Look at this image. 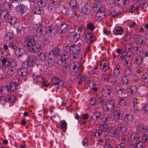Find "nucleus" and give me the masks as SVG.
Masks as SVG:
<instances>
[{
    "mask_svg": "<svg viewBox=\"0 0 148 148\" xmlns=\"http://www.w3.org/2000/svg\"><path fill=\"white\" fill-rule=\"evenodd\" d=\"M2 63V65L3 66H8L10 64L11 62L10 61L7 60L5 58H3L0 62Z\"/></svg>",
    "mask_w": 148,
    "mask_h": 148,
    "instance_id": "8fccbe9b",
    "label": "nucleus"
},
{
    "mask_svg": "<svg viewBox=\"0 0 148 148\" xmlns=\"http://www.w3.org/2000/svg\"><path fill=\"white\" fill-rule=\"evenodd\" d=\"M109 64L106 60H103L100 62V67L103 71H106L109 68Z\"/></svg>",
    "mask_w": 148,
    "mask_h": 148,
    "instance_id": "9d476101",
    "label": "nucleus"
},
{
    "mask_svg": "<svg viewBox=\"0 0 148 148\" xmlns=\"http://www.w3.org/2000/svg\"><path fill=\"white\" fill-rule=\"evenodd\" d=\"M33 13L37 14H40L42 13V10L38 6L35 7L33 10Z\"/></svg>",
    "mask_w": 148,
    "mask_h": 148,
    "instance_id": "a18cd8bd",
    "label": "nucleus"
},
{
    "mask_svg": "<svg viewBox=\"0 0 148 148\" xmlns=\"http://www.w3.org/2000/svg\"><path fill=\"white\" fill-rule=\"evenodd\" d=\"M137 42L139 44L142 45H148V39L145 40L140 37V36H138L136 39Z\"/></svg>",
    "mask_w": 148,
    "mask_h": 148,
    "instance_id": "4be33fe9",
    "label": "nucleus"
},
{
    "mask_svg": "<svg viewBox=\"0 0 148 148\" xmlns=\"http://www.w3.org/2000/svg\"><path fill=\"white\" fill-rule=\"evenodd\" d=\"M139 8L138 5L137 4H134L131 5L130 8L129 10L130 12H133L135 11H137Z\"/></svg>",
    "mask_w": 148,
    "mask_h": 148,
    "instance_id": "ea45409f",
    "label": "nucleus"
},
{
    "mask_svg": "<svg viewBox=\"0 0 148 148\" xmlns=\"http://www.w3.org/2000/svg\"><path fill=\"white\" fill-rule=\"evenodd\" d=\"M18 74L19 76H25L27 74V69L25 68H23L19 69L18 71Z\"/></svg>",
    "mask_w": 148,
    "mask_h": 148,
    "instance_id": "c9c22d12",
    "label": "nucleus"
},
{
    "mask_svg": "<svg viewBox=\"0 0 148 148\" xmlns=\"http://www.w3.org/2000/svg\"><path fill=\"white\" fill-rule=\"evenodd\" d=\"M117 92L119 96H123L126 93V91L124 88H121L117 90Z\"/></svg>",
    "mask_w": 148,
    "mask_h": 148,
    "instance_id": "c03bdc74",
    "label": "nucleus"
},
{
    "mask_svg": "<svg viewBox=\"0 0 148 148\" xmlns=\"http://www.w3.org/2000/svg\"><path fill=\"white\" fill-rule=\"evenodd\" d=\"M47 53L44 52H42L39 53L37 56L38 59L41 61H44L46 58Z\"/></svg>",
    "mask_w": 148,
    "mask_h": 148,
    "instance_id": "5701e85b",
    "label": "nucleus"
},
{
    "mask_svg": "<svg viewBox=\"0 0 148 148\" xmlns=\"http://www.w3.org/2000/svg\"><path fill=\"white\" fill-rule=\"evenodd\" d=\"M123 29L120 27H118L115 29V32H114L115 34L117 35L118 34L121 35L123 32Z\"/></svg>",
    "mask_w": 148,
    "mask_h": 148,
    "instance_id": "de8ad7c7",
    "label": "nucleus"
},
{
    "mask_svg": "<svg viewBox=\"0 0 148 148\" xmlns=\"http://www.w3.org/2000/svg\"><path fill=\"white\" fill-rule=\"evenodd\" d=\"M141 112L145 114H146L148 112V105H146L142 108Z\"/></svg>",
    "mask_w": 148,
    "mask_h": 148,
    "instance_id": "338daca9",
    "label": "nucleus"
},
{
    "mask_svg": "<svg viewBox=\"0 0 148 148\" xmlns=\"http://www.w3.org/2000/svg\"><path fill=\"white\" fill-rule=\"evenodd\" d=\"M12 57L11 55L9 53H7L6 55V58H4L7 60H8L10 62H12L14 60L12 58Z\"/></svg>",
    "mask_w": 148,
    "mask_h": 148,
    "instance_id": "0e129e2a",
    "label": "nucleus"
},
{
    "mask_svg": "<svg viewBox=\"0 0 148 148\" xmlns=\"http://www.w3.org/2000/svg\"><path fill=\"white\" fill-rule=\"evenodd\" d=\"M47 0H39L38 1V3L41 7H45L47 4Z\"/></svg>",
    "mask_w": 148,
    "mask_h": 148,
    "instance_id": "052dcab7",
    "label": "nucleus"
},
{
    "mask_svg": "<svg viewBox=\"0 0 148 148\" xmlns=\"http://www.w3.org/2000/svg\"><path fill=\"white\" fill-rule=\"evenodd\" d=\"M82 13L84 15H86L89 14L91 12V8L89 4H86L83 6L81 9Z\"/></svg>",
    "mask_w": 148,
    "mask_h": 148,
    "instance_id": "dca6fc26",
    "label": "nucleus"
},
{
    "mask_svg": "<svg viewBox=\"0 0 148 148\" xmlns=\"http://www.w3.org/2000/svg\"><path fill=\"white\" fill-rule=\"evenodd\" d=\"M67 25L65 23L61 24L59 27V31L61 34L65 33L66 31Z\"/></svg>",
    "mask_w": 148,
    "mask_h": 148,
    "instance_id": "e433bc0d",
    "label": "nucleus"
},
{
    "mask_svg": "<svg viewBox=\"0 0 148 148\" xmlns=\"http://www.w3.org/2000/svg\"><path fill=\"white\" fill-rule=\"evenodd\" d=\"M119 103L121 106H124L126 105L127 101L126 99L124 97H121L119 99Z\"/></svg>",
    "mask_w": 148,
    "mask_h": 148,
    "instance_id": "6e6d98bb",
    "label": "nucleus"
},
{
    "mask_svg": "<svg viewBox=\"0 0 148 148\" xmlns=\"http://www.w3.org/2000/svg\"><path fill=\"white\" fill-rule=\"evenodd\" d=\"M78 79L79 80L78 82V83L79 84H82L83 82H85V81L87 79V77L85 75H79L78 76Z\"/></svg>",
    "mask_w": 148,
    "mask_h": 148,
    "instance_id": "a878e982",
    "label": "nucleus"
},
{
    "mask_svg": "<svg viewBox=\"0 0 148 148\" xmlns=\"http://www.w3.org/2000/svg\"><path fill=\"white\" fill-rule=\"evenodd\" d=\"M95 40V38L92 33L88 32L85 36V41L88 44L92 43Z\"/></svg>",
    "mask_w": 148,
    "mask_h": 148,
    "instance_id": "1a4fd4ad",
    "label": "nucleus"
},
{
    "mask_svg": "<svg viewBox=\"0 0 148 148\" xmlns=\"http://www.w3.org/2000/svg\"><path fill=\"white\" fill-rule=\"evenodd\" d=\"M135 60L136 63L139 65L142 63L143 61V58L140 56H138L136 57Z\"/></svg>",
    "mask_w": 148,
    "mask_h": 148,
    "instance_id": "603ef678",
    "label": "nucleus"
},
{
    "mask_svg": "<svg viewBox=\"0 0 148 148\" xmlns=\"http://www.w3.org/2000/svg\"><path fill=\"white\" fill-rule=\"evenodd\" d=\"M108 133H110L112 136H115L117 135L118 131L116 127H112L108 128Z\"/></svg>",
    "mask_w": 148,
    "mask_h": 148,
    "instance_id": "aec40b11",
    "label": "nucleus"
},
{
    "mask_svg": "<svg viewBox=\"0 0 148 148\" xmlns=\"http://www.w3.org/2000/svg\"><path fill=\"white\" fill-rule=\"evenodd\" d=\"M70 53H73L72 57L75 60H77L78 58V54L80 50V48L76 46V45H72L70 47Z\"/></svg>",
    "mask_w": 148,
    "mask_h": 148,
    "instance_id": "7ed1b4c3",
    "label": "nucleus"
},
{
    "mask_svg": "<svg viewBox=\"0 0 148 148\" xmlns=\"http://www.w3.org/2000/svg\"><path fill=\"white\" fill-rule=\"evenodd\" d=\"M116 128L119 131L123 132L125 131V125L124 124L121 123H118Z\"/></svg>",
    "mask_w": 148,
    "mask_h": 148,
    "instance_id": "bb28decb",
    "label": "nucleus"
},
{
    "mask_svg": "<svg viewBox=\"0 0 148 148\" xmlns=\"http://www.w3.org/2000/svg\"><path fill=\"white\" fill-rule=\"evenodd\" d=\"M129 2V0H115V4L116 6L121 7L127 4Z\"/></svg>",
    "mask_w": 148,
    "mask_h": 148,
    "instance_id": "6ab92c4d",
    "label": "nucleus"
},
{
    "mask_svg": "<svg viewBox=\"0 0 148 148\" xmlns=\"http://www.w3.org/2000/svg\"><path fill=\"white\" fill-rule=\"evenodd\" d=\"M130 93L132 94H134L136 92L137 90V88L135 86H132L130 87Z\"/></svg>",
    "mask_w": 148,
    "mask_h": 148,
    "instance_id": "680f3d73",
    "label": "nucleus"
},
{
    "mask_svg": "<svg viewBox=\"0 0 148 148\" xmlns=\"http://www.w3.org/2000/svg\"><path fill=\"white\" fill-rule=\"evenodd\" d=\"M17 85V82L16 81L12 82H11L10 83V88L11 89L12 88H14L16 87Z\"/></svg>",
    "mask_w": 148,
    "mask_h": 148,
    "instance_id": "e2e57ef3",
    "label": "nucleus"
},
{
    "mask_svg": "<svg viewBox=\"0 0 148 148\" xmlns=\"http://www.w3.org/2000/svg\"><path fill=\"white\" fill-rule=\"evenodd\" d=\"M114 107V102L112 100L107 101L103 105V109L106 111L112 110Z\"/></svg>",
    "mask_w": 148,
    "mask_h": 148,
    "instance_id": "39448f33",
    "label": "nucleus"
},
{
    "mask_svg": "<svg viewBox=\"0 0 148 148\" xmlns=\"http://www.w3.org/2000/svg\"><path fill=\"white\" fill-rule=\"evenodd\" d=\"M101 113L99 112L96 111L95 112L92 116L93 118L95 120H98L101 115Z\"/></svg>",
    "mask_w": 148,
    "mask_h": 148,
    "instance_id": "3c124183",
    "label": "nucleus"
},
{
    "mask_svg": "<svg viewBox=\"0 0 148 148\" xmlns=\"http://www.w3.org/2000/svg\"><path fill=\"white\" fill-rule=\"evenodd\" d=\"M144 127H145L144 125L142 124H140L137 127V131L139 132H144L145 133H146V131H147L146 130V128L145 129Z\"/></svg>",
    "mask_w": 148,
    "mask_h": 148,
    "instance_id": "37998d69",
    "label": "nucleus"
},
{
    "mask_svg": "<svg viewBox=\"0 0 148 148\" xmlns=\"http://www.w3.org/2000/svg\"><path fill=\"white\" fill-rule=\"evenodd\" d=\"M9 12L6 10H3L0 13V18L2 20H5L9 16Z\"/></svg>",
    "mask_w": 148,
    "mask_h": 148,
    "instance_id": "412c9836",
    "label": "nucleus"
},
{
    "mask_svg": "<svg viewBox=\"0 0 148 148\" xmlns=\"http://www.w3.org/2000/svg\"><path fill=\"white\" fill-rule=\"evenodd\" d=\"M132 73V70L131 68L129 66L124 71V75L126 76H128Z\"/></svg>",
    "mask_w": 148,
    "mask_h": 148,
    "instance_id": "09e8293b",
    "label": "nucleus"
},
{
    "mask_svg": "<svg viewBox=\"0 0 148 148\" xmlns=\"http://www.w3.org/2000/svg\"><path fill=\"white\" fill-rule=\"evenodd\" d=\"M106 80L107 81L114 84L116 83L117 81V79L116 78L113 77L111 74H110L108 75Z\"/></svg>",
    "mask_w": 148,
    "mask_h": 148,
    "instance_id": "c85d7f7f",
    "label": "nucleus"
},
{
    "mask_svg": "<svg viewBox=\"0 0 148 148\" xmlns=\"http://www.w3.org/2000/svg\"><path fill=\"white\" fill-rule=\"evenodd\" d=\"M79 37V35L77 34L75 32H71L70 33L68 36V38L69 40L72 42L77 41Z\"/></svg>",
    "mask_w": 148,
    "mask_h": 148,
    "instance_id": "2eb2a0df",
    "label": "nucleus"
},
{
    "mask_svg": "<svg viewBox=\"0 0 148 148\" xmlns=\"http://www.w3.org/2000/svg\"><path fill=\"white\" fill-rule=\"evenodd\" d=\"M32 77L36 83L37 82H40L42 83L46 87L48 86V84L45 82V79L40 75L35 73L32 76Z\"/></svg>",
    "mask_w": 148,
    "mask_h": 148,
    "instance_id": "20e7f679",
    "label": "nucleus"
},
{
    "mask_svg": "<svg viewBox=\"0 0 148 148\" xmlns=\"http://www.w3.org/2000/svg\"><path fill=\"white\" fill-rule=\"evenodd\" d=\"M121 114L120 111L119 109L115 110L114 112V118L115 120L117 121L120 117Z\"/></svg>",
    "mask_w": 148,
    "mask_h": 148,
    "instance_id": "393cba45",
    "label": "nucleus"
},
{
    "mask_svg": "<svg viewBox=\"0 0 148 148\" xmlns=\"http://www.w3.org/2000/svg\"><path fill=\"white\" fill-rule=\"evenodd\" d=\"M143 141L148 144V135H144L142 136Z\"/></svg>",
    "mask_w": 148,
    "mask_h": 148,
    "instance_id": "774afa93",
    "label": "nucleus"
},
{
    "mask_svg": "<svg viewBox=\"0 0 148 148\" xmlns=\"http://www.w3.org/2000/svg\"><path fill=\"white\" fill-rule=\"evenodd\" d=\"M14 36V35L12 33L7 32L5 34L4 38L7 41L10 40Z\"/></svg>",
    "mask_w": 148,
    "mask_h": 148,
    "instance_id": "49530a36",
    "label": "nucleus"
},
{
    "mask_svg": "<svg viewBox=\"0 0 148 148\" xmlns=\"http://www.w3.org/2000/svg\"><path fill=\"white\" fill-rule=\"evenodd\" d=\"M49 58L46 62V63L49 66H51L52 65L54 62V60L52 58H53V56H49Z\"/></svg>",
    "mask_w": 148,
    "mask_h": 148,
    "instance_id": "13d9d810",
    "label": "nucleus"
},
{
    "mask_svg": "<svg viewBox=\"0 0 148 148\" xmlns=\"http://www.w3.org/2000/svg\"><path fill=\"white\" fill-rule=\"evenodd\" d=\"M142 79L145 82L144 84H142V85L143 86H146L147 85L148 82V73H144L142 76Z\"/></svg>",
    "mask_w": 148,
    "mask_h": 148,
    "instance_id": "a19ab883",
    "label": "nucleus"
},
{
    "mask_svg": "<svg viewBox=\"0 0 148 148\" xmlns=\"http://www.w3.org/2000/svg\"><path fill=\"white\" fill-rule=\"evenodd\" d=\"M145 146V144L143 142L140 141L137 142L136 145V148H144Z\"/></svg>",
    "mask_w": 148,
    "mask_h": 148,
    "instance_id": "864d4df0",
    "label": "nucleus"
},
{
    "mask_svg": "<svg viewBox=\"0 0 148 148\" xmlns=\"http://www.w3.org/2000/svg\"><path fill=\"white\" fill-rule=\"evenodd\" d=\"M34 42V39L33 37L30 36H28L25 39L23 43V46L29 51Z\"/></svg>",
    "mask_w": 148,
    "mask_h": 148,
    "instance_id": "f03ea898",
    "label": "nucleus"
},
{
    "mask_svg": "<svg viewBox=\"0 0 148 148\" xmlns=\"http://www.w3.org/2000/svg\"><path fill=\"white\" fill-rule=\"evenodd\" d=\"M27 60V65L30 66L36 62V57L34 56L31 55L28 57Z\"/></svg>",
    "mask_w": 148,
    "mask_h": 148,
    "instance_id": "ddd939ff",
    "label": "nucleus"
},
{
    "mask_svg": "<svg viewBox=\"0 0 148 148\" xmlns=\"http://www.w3.org/2000/svg\"><path fill=\"white\" fill-rule=\"evenodd\" d=\"M25 53V51L22 48H18L16 49L15 51V53L18 57H21L23 54Z\"/></svg>",
    "mask_w": 148,
    "mask_h": 148,
    "instance_id": "cd10ccee",
    "label": "nucleus"
},
{
    "mask_svg": "<svg viewBox=\"0 0 148 148\" xmlns=\"http://www.w3.org/2000/svg\"><path fill=\"white\" fill-rule=\"evenodd\" d=\"M86 84L89 86L90 88H93L95 87L96 85L95 83L94 82L93 80H88L86 83Z\"/></svg>",
    "mask_w": 148,
    "mask_h": 148,
    "instance_id": "4d7b16f0",
    "label": "nucleus"
},
{
    "mask_svg": "<svg viewBox=\"0 0 148 148\" xmlns=\"http://www.w3.org/2000/svg\"><path fill=\"white\" fill-rule=\"evenodd\" d=\"M60 79L58 77H53L52 80V83L54 85H58Z\"/></svg>",
    "mask_w": 148,
    "mask_h": 148,
    "instance_id": "69168bd1",
    "label": "nucleus"
},
{
    "mask_svg": "<svg viewBox=\"0 0 148 148\" xmlns=\"http://www.w3.org/2000/svg\"><path fill=\"white\" fill-rule=\"evenodd\" d=\"M139 134L136 133H132L130 136V140L132 141H135L138 140L139 138Z\"/></svg>",
    "mask_w": 148,
    "mask_h": 148,
    "instance_id": "f704fd0d",
    "label": "nucleus"
},
{
    "mask_svg": "<svg viewBox=\"0 0 148 148\" xmlns=\"http://www.w3.org/2000/svg\"><path fill=\"white\" fill-rule=\"evenodd\" d=\"M61 50V49L60 47H56L49 52L48 57H49V56H51L53 58H56L60 55V52Z\"/></svg>",
    "mask_w": 148,
    "mask_h": 148,
    "instance_id": "423d86ee",
    "label": "nucleus"
},
{
    "mask_svg": "<svg viewBox=\"0 0 148 148\" xmlns=\"http://www.w3.org/2000/svg\"><path fill=\"white\" fill-rule=\"evenodd\" d=\"M101 4L100 2L96 1L93 6V10L95 12L99 11L101 8Z\"/></svg>",
    "mask_w": 148,
    "mask_h": 148,
    "instance_id": "72a5a7b5",
    "label": "nucleus"
},
{
    "mask_svg": "<svg viewBox=\"0 0 148 148\" xmlns=\"http://www.w3.org/2000/svg\"><path fill=\"white\" fill-rule=\"evenodd\" d=\"M108 125L106 124H102L99 127V130L101 132H108Z\"/></svg>",
    "mask_w": 148,
    "mask_h": 148,
    "instance_id": "58836bf2",
    "label": "nucleus"
},
{
    "mask_svg": "<svg viewBox=\"0 0 148 148\" xmlns=\"http://www.w3.org/2000/svg\"><path fill=\"white\" fill-rule=\"evenodd\" d=\"M68 52L63 54L62 56L61 59L58 60V63L59 65L64 66L66 64V60L68 58Z\"/></svg>",
    "mask_w": 148,
    "mask_h": 148,
    "instance_id": "f8f14e48",
    "label": "nucleus"
},
{
    "mask_svg": "<svg viewBox=\"0 0 148 148\" xmlns=\"http://www.w3.org/2000/svg\"><path fill=\"white\" fill-rule=\"evenodd\" d=\"M67 123L65 120H63L60 122V129L62 130L63 132H65L66 130L67 129Z\"/></svg>",
    "mask_w": 148,
    "mask_h": 148,
    "instance_id": "473e14b6",
    "label": "nucleus"
},
{
    "mask_svg": "<svg viewBox=\"0 0 148 148\" xmlns=\"http://www.w3.org/2000/svg\"><path fill=\"white\" fill-rule=\"evenodd\" d=\"M97 12V13L95 16L97 20H101L105 18L106 14L105 13L104 11L102 12V15H101L100 11Z\"/></svg>",
    "mask_w": 148,
    "mask_h": 148,
    "instance_id": "4c0bfd02",
    "label": "nucleus"
},
{
    "mask_svg": "<svg viewBox=\"0 0 148 148\" xmlns=\"http://www.w3.org/2000/svg\"><path fill=\"white\" fill-rule=\"evenodd\" d=\"M133 116L131 114H126L124 115V120L128 123H131L133 121Z\"/></svg>",
    "mask_w": 148,
    "mask_h": 148,
    "instance_id": "b1692460",
    "label": "nucleus"
},
{
    "mask_svg": "<svg viewBox=\"0 0 148 148\" xmlns=\"http://www.w3.org/2000/svg\"><path fill=\"white\" fill-rule=\"evenodd\" d=\"M102 122H107L110 121L111 119V116L107 114H105L101 118Z\"/></svg>",
    "mask_w": 148,
    "mask_h": 148,
    "instance_id": "2f4dec72",
    "label": "nucleus"
},
{
    "mask_svg": "<svg viewBox=\"0 0 148 148\" xmlns=\"http://www.w3.org/2000/svg\"><path fill=\"white\" fill-rule=\"evenodd\" d=\"M57 32V30L56 27L53 26H49L47 34L49 36H52L55 35Z\"/></svg>",
    "mask_w": 148,
    "mask_h": 148,
    "instance_id": "a211bd4d",
    "label": "nucleus"
},
{
    "mask_svg": "<svg viewBox=\"0 0 148 148\" xmlns=\"http://www.w3.org/2000/svg\"><path fill=\"white\" fill-rule=\"evenodd\" d=\"M0 92L4 95H8L10 93V89L8 88V85L6 86L5 87L0 89Z\"/></svg>",
    "mask_w": 148,
    "mask_h": 148,
    "instance_id": "c756f323",
    "label": "nucleus"
},
{
    "mask_svg": "<svg viewBox=\"0 0 148 148\" xmlns=\"http://www.w3.org/2000/svg\"><path fill=\"white\" fill-rule=\"evenodd\" d=\"M131 37V34L130 32H126L124 35V38L125 41H127L130 40Z\"/></svg>",
    "mask_w": 148,
    "mask_h": 148,
    "instance_id": "bf43d9fd",
    "label": "nucleus"
},
{
    "mask_svg": "<svg viewBox=\"0 0 148 148\" xmlns=\"http://www.w3.org/2000/svg\"><path fill=\"white\" fill-rule=\"evenodd\" d=\"M36 33L38 36L44 37L47 34V29L43 26L38 27L36 30Z\"/></svg>",
    "mask_w": 148,
    "mask_h": 148,
    "instance_id": "9b49d317",
    "label": "nucleus"
},
{
    "mask_svg": "<svg viewBox=\"0 0 148 148\" xmlns=\"http://www.w3.org/2000/svg\"><path fill=\"white\" fill-rule=\"evenodd\" d=\"M16 18L14 17L11 16L8 20V22L9 23L10 25H12L16 23Z\"/></svg>",
    "mask_w": 148,
    "mask_h": 148,
    "instance_id": "5fc2aeb1",
    "label": "nucleus"
},
{
    "mask_svg": "<svg viewBox=\"0 0 148 148\" xmlns=\"http://www.w3.org/2000/svg\"><path fill=\"white\" fill-rule=\"evenodd\" d=\"M112 88L109 86H106L102 88L101 93L103 96L107 97L112 93Z\"/></svg>",
    "mask_w": 148,
    "mask_h": 148,
    "instance_id": "0eeeda50",
    "label": "nucleus"
},
{
    "mask_svg": "<svg viewBox=\"0 0 148 148\" xmlns=\"http://www.w3.org/2000/svg\"><path fill=\"white\" fill-rule=\"evenodd\" d=\"M41 46L40 44L34 42L29 51L32 53H37L41 50Z\"/></svg>",
    "mask_w": 148,
    "mask_h": 148,
    "instance_id": "6e6552de",
    "label": "nucleus"
},
{
    "mask_svg": "<svg viewBox=\"0 0 148 148\" xmlns=\"http://www.w3.org/2000/svg\"><path fill=\"white\" fill-rule=\"evenodd\" d=\"M5 72L7 73L9 75L11 76L14 74L16 70L14 67L12 66H7L4 69Z\"/></svg>",
    "mask_w": 148,
    "mask_h": 148,
    "instance_id": "4468645a",
    "label": "nucleus"
},
{
    "mask_svg": "<svg viewBox=\"0 0 148 148\" xmlns=\"http://www.w3.org/2000/svg\"><path fill=\"white\" fill-rule=\"evenodd\" d=\"M69 5L72 9H76L77 8L78 4L76 0H70Z\"/></svg>",
    "mask_w": 148,
    "mask_h": 148,
    "instance_id": "7c9ffc66",
    "label": "nucleus"
},
{
    "mask_svg": "<svg viewBox=\"0 0 148 148\" xmlns=\"http://www.w3.org/2000/svg\"><path fill=\"white\" fill-rule=\"evenodd\" d=\"M73 62L71 65L73 66V71L74 72H77L79 70L80 65L79 61L73 59Z\"/></svg>",
    "mask_w": 148,
    "mask_h": 148,
    "instance_id": "f3484780",
    "label": "nucleus"
},
{
    "mask_svg": "<svg viewBox=\"0 0 148 148\" xmlns=\"http://www.w3.org/2000/svg\"><path fill=\"white\" fill-rule=\"evenodd\" d=\"M16 9L17 13L20 15L25 14V15H27L29 14L30 11L28 7L22 4H20L17 6Z\"/></svg>",
    "mask_w": 148,
    "mask_h": 148,
    "instance_id": "f257e3e1",
    "label": "nucleus"
},
{
    "mask_svg": "<svg viewBox=\"0 0 148 148\" xmlns=\"http://www.w3.org/2000/svg\"><path fill=\"white\" fill-rule=\"evenodd\" d=\"M125 51L128 53L133 49V46L131 43H127L125 45Z\"/></svg>",
    "mask_w": 148,
    "mask_h": 148,
    "instance_id": "79ce46f5",
    "label": "nucleus"
}]
</instances>
